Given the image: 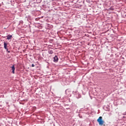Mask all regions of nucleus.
<instances>
[{
	"label": "nucleus",
	"instance_id": "f257e3e1",
	"mask_svg": "<svg viewBox=\"0 0 126 126\" xmlns=\"http://www.w3.org/2000/svg\"><path fill=\"white\" fill-rule=\"evenodd\" d=\"M97 122L98 123L99 126H103L105 124V121H103V117L100 116L97 120Z\"/></svg>",
	"mask_w": 126,
	"mask_h": 126
},
{
	"label": "nucleus",
	"instance_id": "f03ea898",
	"mask_svg": "<svg viewBox=\"0 0 126 126\" xmlns=\"http://www.w3.org/2000/svg\"><path fill=\"white\" fill-rule=\"evenodd\" d=\"M4 48L5 50L8 51V49L7 48V43H5V42H4Z\"/></svg>",
	"mask_w": 126,
	"mask_h": 126
},
{
	"label": "nucleus",
	"instance_id": "7ed1b4c3",
	"mask_svg": "<svg viewBox=\"0 0 126 126\" xmlns=\"http://www.w3.org/2000/svg\"><path fill=\"white\" fill-rule=\"evenodd\" d=\"M59 61V59L58 58V56H55L54 57V62H58Z\"/></svg>",
	"mask_w": 126,
	"mask_h": 126
},
{
	"label": "nucleus",
	"instance_id": "20e7f679",
	"mask_svg": "<svg viewBox=\"0 0 126 126\" xmlns=\"http://www.w3.org/2000/svg\"><path fill=\"white\" fill-rule=\"evenodd\" d=\"M12 70V73L14 74V71L15 70V67H14V65H13L12 67H11Z\"/></svg>",
	"mask_w": 126,
	"mask_h": 126
},
{
	"label": "nucleus",
	"instance_id": "39448f33",
	"mask_svg": "<svg viewBox=\"0 0 126 126\" xmlns=\"http://www.w3.org/2000/svg\"><path fill=\"white\" fill-rule=\"evenodd\" d=\"M7 40H11V38H12V35H7Z\"/></svg>",
	"mask_w": 126,
	"mask_h": 126
},
{
	"label": "nucleus",
	"instance_id": "423d86ee",
	"mask_svg": "<svg viewBox=\"0 0 126 126\" xmlns=\"http://www.w3.org/2000/svg\"><path fill=\"white\" fill-rule=\"evenodd\" d=\"M49 54H50V55H52V54H53V51H52V50L49 51Z\"/></svg>",
	"mask_w": 126,
	"mask_h": 126
},
{
	"label": "nucleus",
	"instance_id": "0eeeda50",
	"mask_svg": "<svg viewBox=\"0 0 126 126\" xmlns=\"http://www.w3.org/2000/svg\"><path fill=\"white\" fill-rule=\"evenodd\" d=\"M32 67H34V66H35V65L34 64H32Z\"/></svg>",
	"mask_w": 126,
	"mask_h": 126
}]
</instances>
